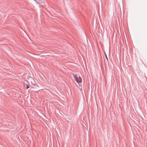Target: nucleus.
I'll use <instances>...</instances> for the list:
<instances>
[{"mask_svg": "<svg viewBox=\"0 0 147 147\" xmlns=\"http://www.w3.org/2000/svg\"><path fill=\"white\" fill-rule=\"evenodd\" d=\"M76 81L78 83H81L82 82L81 78L80 77H77V75H74V76Z\"/></svg>", "mask_w": 147, "mask_h": 147, "instance_id": "obj_1", "label": "nucleus"}, {"mask_svg": "<svg viewBox=\"0 0 147 147\" xmlns=\"http://www.w3.org/2000/svg\"><path fill=\"white\" fill-rule=\"evenodd\" d=\"M29 86L27 84L26 85V89H27L28 88H29Z\"/></svg>", "mask_w": 147, "mask_h": 147, "instance_id": "obj_2", "label": "nucleus"}, {"mask_svg": "<svg viewBox=\"0 0 147 147\" xmlns=\"http://www.w3.org/2000/svg\"><path fill=\"white\" fill-rule=\"evenodd\" d=\"M105 56H106V58H107V59L108 60V58H107V56L105 52Z\"/></svg>", "mask_w": 147, "mask_h": 147, "instance_id": "obj_3", "label": "nucleus"}, {"mask_svg": "<svg viewBox=\"0 0 147 147\" xmlns=\"http://www.w3.org/2000/svg\"><path fill=\"white\" fill-rule=\"evenodd\" d=\"M107 52L108 53H109V50H108L107 51Z\"/></svg>", "mask_w": 147, "mask_h": 147, "instance_id": "obj_4", "label": "nucleus"}, {"mask_svg": "<svg viewBox=\"0 0 147 147\" xmlns=\"http://www.w3.org/2000/svg\"><path fill=\"white\" fill-rule=\"evenodd\" d=\"M146 146L147 147V143H146Z\"/></svg>", "mask_w": 147, "mask_h": 147, "instance_id": "obj_5", "label": "nucleus"}]
</instances>
